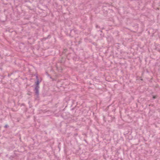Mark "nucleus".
Segmentation results:
<instances>
[{
    "instance_id": "obj_1",
    "label": "nucleus",
    "mask_w": 160,
    "mask_h": 160,
    "mask_svg": "<svg viewBox=\"0 0 160 160\" xmlns=\"http://www.w3.org/2000/svg\"><path fill=\"white\" fill-rule=\"evenodd\" d=\"M35 76H36L37 81L35 82V84L34 85L35 87H39V85L41 81V80H39L37 74H35Z\"/></svg>"
},
{
    "instance_id": "obj_2",
    "label": "nucleus",
    "mask_w": 160,
    "mask_h": 160,
    "mask_svg": "<svg viewBox=\"0 0 160 160\" xmlns=\"http://www.w3.org/2000/svg\"><path fill=\"white\" fill-rule=\"evenodd\" d=\"M39 87H35V88L34 89V91L35 92V95H36V97L37 98H38L39 97Z\"/></svg>"
},
{
    "instance_id": "obj_3",
    "label": "nucleus",
    "mask_w": 160,
    "mask_h": 160,
    "mask_svg": "<svg viewBox=\"0 0 160 160\" xmlns=\"http://www.w3.org/2000/svg\"><path fill=\"white\" fill-rule=\"evenodd\" d=\"M76 31L74 29H72L70 30V33L69 34V36L71 37H73L74 34L75 33Z\"/></svg>"
},
{
    "instance_id": "obj_4",
    "label": "nucleus",
    "mask_w": 160,
    "mask_h": 160,
    "mask_svg": "<svg viewBox=\"0 0 160 160\" xmlns=\"http://www.w3.org/2000/svg\"><path fill=\"white\" fill-rule=\"evenodd\" d=\"M32 93V92H31L30 91H28V92H27V94L30 96L31 95Z\"/></svg>"
},
{
    "instance_id": "obj_5",
    "label": "nucleus",
    "mask_w": 160,
    "mask_h": 160,
    "mask_svg": "<svg viewBox=\"0 0 160 160\" xmlns=\"http://www.w3.org/2000/svg\"><path fill=\"white\" fill-rule=\"evenodd\" d=\"M157 97V95H152V98L154 99L156 98Z\"/></svg>"
},
{
    "instance_id": "obj_6",
    "label": "nucleus",
    "mask_w": 160,
    "mask_h": 160,
    "mask_svg": "<svg viewBox=\"0 0 160 160\" xmlns=\"http://www.w3.org/2000/svg\"><path fill=\"white\" fill-rule=\"evenodd\" d=\"M42 95H43V97H45L47 95V94H46V93L43 92L42 93Z\"/></svg>"
},
{
    "instance_id": "obj_7",
    "label": "nucleus",
    "mask_w": 160,
    "mask_h": 160,
    "mask_svg": "<svg viewBox=\"0 0 160 160\" xmlns=\"http://www.w3.org/2000/svg\"><path fill=\"white\" fill-rule=\"evenodd\" d=\"M103 119L105 122H106V118L104 116H103Z\"/></svg>"
},
{
    "instance_id": "obj_8",
    "label": "nucleus",
    "mask_w": 160,
    "mask_h": 160,
    "mask_svg": "<svg viewBox=\"0 0 160 160\" xmlns=\"http://www.w3.org/2000/svg\"><path fill=\"white\" fill-rule=\"evenodd\" d=\"M4 127L5 128H6L9 127V126L8 125H6Z\"/></svg>"
},
{
    "instance_id": "obj_9",
    "label": "nucleus",
    "mask_w": 160,
    "mask_h": 160,
    "mask_svg": "<svg viewBox=\"0 0 160 160\" xmlns=\"http://www.w3.org/2000/svg\"><path fill=\"white\" fill-rule=\"evenodd\" d=\"M96 28H100V27L98 25H96Z\"/></svg>"
},
{
    "instance_id": "obj_10",
    "label": "nucleus",
    "mask_w": 160,
    "mask_h": 160,
    "mask_svg": "<svg viewBox=\"0 0 160 160\" xmlns=\"http://www.w3.org/2000/svg\"><path fill=\"white\" fill-rule=\"evenodd\" d=\"M78 135V133H76L74 134V136H77Z\"/></svg>"
},
{
    "instance_id": "obj_11",
    "label": "nucleus",
    "mask_w": 160,
    "mask_h": 160,
    "mask_svg": "<svg viewBox=\"0 0 160 160\" xmlns=\"http://www.w3.org/2000/svg\"><path fill=\"white\" fill-rule=\"evenodd\" d=\"M48 38V37H47V38H43V39H44V40H46V39H47V38Z\"/></svg>"
},
{
    "instance_id": "obj_12",
    "label": "nucleus",
    "mask_w": 160,
    "mask_h": 160,
    "mask_svg": "<svg viewBox=\"0 0 160 160\" xmlns=\"http://www.w3.org/2000/svg\"><path fill=\"white\" fill-rule=\"evenodd\" d=\"M46 73H47V75H48V76H50V75L48 74V73L47 72H46Z\"/></svg>"
},
{
    "instance_id": "obj_13",
    "label": "nucleus",
    "mask_w": 160,
    "mask_h": 160,
    "mask_svg": "<svg viewBox=\"0 0 160 160\" xmlns=\"http://www.w3.org/2000/svg\"><path fill=\"white\" fill-rule=\"evenodd\" d=\"M84 140L85 141V142H86L88 143V142H87V140H86V139H84Z\"/></svg>"
},
{
    "instance_id": "obj_14",
    "label": "nucleus",
    "mask_w": 160,
    "mask_h": 160,
    "mask_svg": "<svg viewBox=\"0 0 160 160\" xmlns=\"http://www.w3.org/2000/svg\"><path fill=\"white\" fill-rule=\"evenodd\" d=\"M10 74H8V76H10Z\"/></svg>"
},
{
    "instance_id": "obj_15",
    "label": "nucleus",
    "mask_w": 160,
    "mask_h": 160,
    "mask_svg": "<svg viewBox=\"0 0 160 160\" xmlns=\"http://www.w3.org/2000/svg\"><path fill=\"white\" fill-rule=\"evenodd\" d=\"M100 31L101 32H102V30H100Z\"/></svg>"
},
{
    "instance_id": "obj_16",
    "label": "nucleus",
    "mask_w": 160,
    "mask_h": 160,
    "mask_svg": "<svg viewBox=\"0 0 160 160\" xmlns=\"http://www.w3.org/2000/svg\"><path fill=\"white\" fill-rule=\"evenodd\" d=\"M104 29V28H102V29Z\"/></svg>"
},
{
    "instance_id": "obj_17",
    "label": "nucleus",
    "mask_w": 160,
    "mask_h": 160,
    "mask_svg": "<svg viewBox=\"0 0 160 160\" xmlns=\"http://www.w3.org/2000/svg\"><path fill=\"white\" fill-rule=\"evenodd\" d=\"M64 114H63V116H64Z\"/></svg>"
}]
</instances>
